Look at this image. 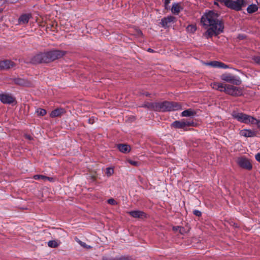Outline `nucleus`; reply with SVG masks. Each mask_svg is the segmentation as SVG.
I'll return each instance as SVG.
<instances>
[{
    "mask_svg": "<svg viewBox=\"0 0 260 260\" xmlns=\"http://www.w3.org/2000/svg\"><path fill=\"white\" fill-rule=\"evenodd\" d=\"M218 15L213 11L205 13L201 18V22L205 28H208L205 32L207 38L217 36L223 31L224 24L218 19Z\"/></svg>",
    "mask_w": 260,
    "mask_h": 260,
    "instance_id": "nucleus-1",
    "label": "nucleus"
},
{
    "mask_svg": "<svg viewBox=\"0 0 260 260\" xmlns=\"http://www.w3.org/2000/svg\"><path fill=\"white\" fill-rule=\"evenodd\" d=\"M66 54L63 50L53 49L35 54L30 59V62L37 64L48 63L62 57Z\"/></svg>",
    "mask_w": 260,
    "mask_h": 260,
    "instance_id": "nucleus-2",
    "label": "nucleus"
},
{
    "mask_svg": "<svg viewBox=\"0 0 260 260\" xmlns=\"http://www.w3.org/2000/svg\"><path fill=\"white\" fill-rule=\"evenodd\" d=\"M142 107L158 112H166L182 110L181 105L176 102L163 101L159 102H147Z\"/></svg>",
    "mask_w": 260,
    "mask_h": 260,
    "instance_id": "nucleus-3",
    "label": "nucleus"
},
{
    "mask_svg": "<svg viewBox=\"0 0 260 260\" xmlns=\"http://www.w3.org/2000/svg\"><path fill=\"white\" fill-rule=\"evenodd\" d=\"M220 79L226 82L236 85H239L241 84V80L239 77L234 75L230 73H225L220 76Z\"/></svg>",
    "mask_w": 260,
    "mask_h": 260,
    "instance_id": "nucleus-4",
    "label": "nucleus"
},
{
    "mask_svg": "<svg viewBox=\"0 0 260 260\" xmlns=\"http://www.w3.org/2000/svg\"><path fill=\"white\" fill-rule=\"evenodd\" d=\"M196 124L192 119H182L181 120H176L174 121L171 126L176 128H182L186 130V127L187 126H194Z\"/></svg>",
    "mask_w": 260,
    "mask_h": 260,
    "instance_id": "nucleus-5",
    "label": "nucleus"
},
{
    "mask_svg": "<svg viewBox=\"0 0 260 260\" xmlns=\"http://www.w3.org/2000/svg\"><path fill=\"white\" fill-rule=\"evenodd\" d=\"M225 5L231 9L239 11L246 5V2L245 0L226 1Z\"/></svg>",
    "mask_w": 260,
    "mask_h": 260,
    "instance_id": "nucleus-6",
    "label": "nucleus"
},
{
    "mask_svg": "<svg viewBox=\"0 0 260 260\" xmlns=\"http://www.w3.org/2000/svg\"><path fill=\"white\" fill-rule=\"evenodd\" d=\"M0 101L5 104H11L15 102V98L11 94H0Z\"/></svg>",
    "mask_w": 260,
    "mask_h": 260,
    "instance_id": "nucleus-7",
    "label": "nucleus"
},
{
    "mask_svg": "<svg viewBox=\"0 0 260 260\" xmlns=\"http://www.w3.org/2000/svg\"><path fill=\"white\" fill-rule=\"evenodd\" d=\"M225 93L234 96L240 95L241 91L237 87L232 85H226Z\"/></svg>",
    "mask_w": 260,
    "mask_h": 260,
    "instance_id": "nucleus-8",
    "label": "nucleus"
},
{
    "mask_svg": "<svg viewBox=\"0 0 260 260\" xmlns=\"http://www.w3.org/2000/svg\"><path fill=\"white\" fill-rule=\"evenodd\" d=\"M238 163L239 165L245 169L250 170L252 169V165L248 159L246 158L241 157L238 159Z\"/></svg>",
    "mask_w": 260,
    "mask_h": 260,
    "instance_id": "nucleus-9",
    "label": "nucleus"
},
{
    "mask_svg": "<svg viewBox=\"0 0 260 260\" xmlns=\"http://www.w3.org/2000/svg\"><path fill=\"white\" fill-rule=\"evenodd\" d=\"M176 20V18L173 16H168L166 17H164L161 19L160 24L162 27L164 28H167L169 26V24L175 22Z\"/></svg>",
    "mask_w": 260,
    "mask_h": 260,
    "instance_id": "nucleus-10",
    "label": "nucleus"
},
{
    "mask_svg": "<svg viewBox=\"0 0 260 260\" xmlns=\"http://www.w3.org/2000/svg\"><path fill=\"white\" fill-rule=\"evenodd\" d=\"M32 18L31 13H25L20 15L19 17L18 22L19 25H24L29 22L30 19Z\"/></svg>",
    "mask_w": 260,
    "mask_h": 260,
    "instance_id": "nucleus-11",
    "label": "nucleus"
},
{
    "mask_svg": "<svg viewBox=\"0 0 260 260\" xmlns=\"http://www.w3.org/2000/svg\"><path fill=\"white\" fill-rule=\"evenodd\" d=\"M15 66V63L10 60H4L0 61V70L9 69Z\"/></svg>",
    "mask_w": 260,
    "mask_h": 260,
    "instance_id": "nucleus-12",
    "label": "nucleus"
},
{
    "mask_svg": "<svg viewBox=\"0 0 260 260\" xmlns=\"http://www.w3.org/2000/svg\"><path fill=\"white\" fill-rule=\"evenodd\" d=\"M13 82L15 84L23 86H30L31 82L28 80L24 78H16L13 79Z\"/></svg>",
    "mask_w": 260,
    "mask_h": 260,
    "instance_id": "nucleus-13",
    "label": "nucleus"
},
{
    "mask_svg": "<svg viewBox=\"0 0 260 260\" xmlns=\"http://www.w3.org/2000/svg\"><path fill=\"white\" fill-rule=\"evenodd\" d=\"M128 214L134 218L143 219L147 216V214L145 212L139 210L131 211L128 212Z\"/></svg>",
    "mask_w": 260,
    "mask_h": 260,
    "instance_id": "nucleus-14",
    "label": "nucleus"
},
{
    "mask_svg": "<svg viewBox=\"0 0 260 260\" xmlns=\"http://www.w3.org/2000/svg\"><path fill=\"white\" fill-rule=\"evenodd\" d=\"M208 66H211L214 68H217L220 69H226L230 68L229 66L224 64V63L217 61H212L207 63Z\"/></svg>",
    "mask_w": 260,
    "mask_h": 260,
    "instance_id": "nucleus-15",
    "label": "nucleus"
},
{
    "mask_svg": "<svg viewBox=\"0 0 260 260\" xmlns=\"http://www.w3.org/2000/svg\"><path fill=\"white\" fill-rule=\"evenodd\" d=\"M117 147L120 152L123 153H128L131 149L130 146L126 144H119Z\"/></svg>",
    "mask_w": 260,
    "mask_h": 260,
    "instance_id": "nucleus-16",
    "label": "nucleus"
},
{
    "mask_svg": "<svg viewBox=\"0 0 260 260\" xmlns=\"http://www.w3.org/2000/svg\"><path fill=\"white\" fill-rule=\"evenodd\" d=\"M182 10L183 8L180 4L174 3L172 4L171 11L173 14L177 15Z\"/></svg>",
    "mask_w": 260,
    "mask_h": 260,
    "instance_id": "nucleus-17",
    "label": "nucleus"
},
{
    "mask_svg": "<svg viewBox=\"0 0 260 260\" xmlns=\"http://www.w3.org/2000/svg\"><path fill=\"white\" fill-rule=\"evenodd\" d=\"M240 134L245 137H252L255 136V134L251 130L244 129L241 131Z\"/></svg>",
    "mask_w": 260,
    "mask_h": 260,
    "instance_id": "nucleus-18",
    "label": "nucleus"
},
{
    "mask_svg": "<svg viewBox=\"0 0 260 260\" xmlns=\"http://www.w3.org/2000/svg\"><path fill=\"white\" fill-rule=\"evenodd\" d=\"M258 9V6L255 4H251L248 6L247 8V13L252 14L256 12Z\"/></svg>",
    "mask_w": 260,
    "mask_h": 260,
    "instance_id": "nucleus-19",
    "label": "nucleus"
},
{
    "mask_svg": "<svg viewBox=\"0 0 260 260\" xmlns=\"http://www.w3.org/2000/svg\"><path fill=\"white\" fill-rule=\"evenodd\" d=\"M68 109H66L62 107L56 108L53 110L50 114H65L68 113Z\"/></svg>",
    "mask_w": 260,
    "mask_h": 260,
    "instance_id": "nucleus-20",
    "label": "nucleus"
},
{
    "mask_svg": "<svg viewBox=\"0 0 260 260\" xmlns=\"http://www.w3.org/2000/svg\"><path fill=\"white\" fill-rule=\"evenodd\" d=\"M102 260H129V259L128 257L125 256H120L119 257L111 258L105 256L102 257Z\"/></svg>",
    "mask_w": 260,
    "mask_h": 260,
    "instance_id": "nucleus-21",
    "label": "nucleus"
},
{
    "mask_svg": "<svg viewBox=\"0 0 260 260\" xmlns=\"http://www.w3.org/2000/svg\"><path fill=\"white\" fill-rule=\"evenodd\" d=\"M48 245L50 247L56 248L58 246V244L55 240H50L48 242Z\"/></svg>",
    "mask_w": 260,
    "mask_h": 260,
    "instance_id": "nucleus-22",
    "label": "nucleus"
},
{
    "mask_svg": "<svg viewBox=\"0 0 260 260\" xmlns=\"http://www.w3.org/2000/svg\"><path fill=\"white\" fill-rule=\"evenodd\" d=\"M108 177L111 176L114 173V169L112 168H107L105 172Z\"/></svg>",
    "mask_w": 260,
    "mask_h": 260,
    "instance_id": "nucleus-23",
    "label": "nucleus"
},
{
    "mask_svg": "<svg viewBox=\"0 0 260 260\" xmlns=\"http://www.w3.org/2000/svg\"><path fill=\"white\" fill-rule=\"evenodd\" d=\"M35 114H47L46 111L42 108H37L35 110Z\"/></svg>",
    "mask_w": 260,
    "mask_h": 260,
    "instance_id": "nucleus-24",
    "label": "nucleus"
},
{
    "mask_svg": "<svg viewBox=\"0 0 260 260\" xmlns=\"http://www.w3.org/2000/svg\"><path fill=\"white\" fill-rule=\"evenodd\" d=\"M187 29L188 31H189L191 32H194L196 30L197 28L194 25H189L187 26Z\"/></svg>",
    "mask_w": 260,
    "mask_h": 260,
    "instance_id": "nucleus-25",
    "label": "nucleus"
},
{
    "mask_svg": "<svg viewBox=\"0 0 260 260\" xmlns=\"http://www.w3.org/2000/svg\"><path fill=\"white\" fill-rule=\"evenodd\" d=\"M33 178L36 180H40V179H42V180H45V176L43 175H35L33 176Z\"/></svg>",
    "mask_w": 260,
    "mask_h": 260,
    "instance_id": "nucleus-26",
    "label": "nucleus"
},
{
    "mask_svg": "<svg viewBox=\"0 0 260 260\" xmlns=\"http://www.w3.org/2000/svg\"><path fill=\"white\" fill-rule=\"evenodd\" d=\"M183 230V228L180 226H173V230L174 232H177L179 231L180 234H182V230Z\"/></svg>",
    "mask_w": 260,
    "mask_h": 260,
    "instance_id": "nucleus-27",
    "label": "nucleus"
},
{
    "mask_svg": "<svg viewBox=\"0 0 260 260\" xmlns=\"http://www.w3.org/2000/svg\"><path fill=\"white\" fill-rule=\"evenodd\" d=\"M252 60L255 63L260 65V56H254L252 57Z\"/></svg>",
    "mask_w": 260,
    "mask_h": 260,
    "instance_id": "nucleus-28",
    "label": "nucleus"
},
{
    "mask_svg": "<svg viewBox=\"0 0 260 260\" xmlns=\"http://www.w3.org/2000/svg\"><path fill=\"white\" fill-rule=\"evenodd\" d=\"M81 246H82L83 247H84V248H90V246H87V245H86V244L84 242H82L81 240H80L79 239L76 238V240Z\"/></svg>",
    "mask_w": 260,
    "mask_h": 260,
    "instance_id": "nucleus-29",
    "label": "nucleus"
},
{
    "mask_svg": "<svg viewBox=\"0 0 260 260\" xmlns=\"http://www.w3.org/2000/svg\"><path fill=\"white\" fill-rule=\"evenodd\" d=\"M181 114H196V112L191 109H188L183 111Z\"/></svg>",
    "mask_w": 260,
    "mask_h": 260,
    "instance_id": "nucleus-30",
    "label": "nucleus"
},
{
    "mask_svg": "<svg viewBox=\"0 0 260 260\" xmlns=\"http://www.w3.org/2000/svg\"><path fill=\"white\" fill-rule=\"evenodd\" d=\"M226 85H225L224 86L222 83H221L220 85H219V88L218 90H219L220 91H223L225 92L226 91Z\"/></svg>",
    "mask_w": 260,
    "mask_h": 260,
    "instance_id": "nucleus-31",
    "label": "nucleus"
},
{
    "mask_svg": "<svg viewBox=\"0 0 260 260\" xmlns=\"http://www.w3.org/2000/svg\"><path fill=\"white\" fill-rule=\"evenodd\" d=\"M107 202L109 204L112 205H115L117 204V203L116 201L113 199V198L109 199L108 200Z\"/></svg>",
    "mask_w": 260,
    "mask_h": 260,
    "instance_id": "nucleus-32",
    "label": "nucleus"
},
{
    "mask_svg": "<svg viewBox=\"0 0 260 260\" xmlns=\"http://www.w3.org/2000/svg\"><path fill=\"white\" fill-rule=\"evenodd\" d=\"M220 84H221V83H218V82L213 83L212 84L213 88L218 90V88H219V85H220Z\"/></svg>",
    "mask_w": 260,
    "mask_h": 260,
    "instance_id": "nucleus-33",
    "label": "nucleus"
},
{
    "mask_svg": "<svg viewBox=\"0 0 260 260\" xmlns=\"http://www.w3.org/2000/svg\"><path fill=\"white\" fill-rule=\"evenodd\" d=\"M96 120V118H95L94 117H92L88 119V121L89 124H93Z\"/></svg>",
    "mask_w": 260,
    "mask_h": 260,
    "instance_id": "nucleus-34",
    "label": "nucleus"
},
{
    "mask_svg": "<svg viewBox=\"0 0 260 260\" xmlns=\"http://www.w3.org/2000/svg\"><path fill=\"white\" fill-rule=\"evenodd\" d=\"M193 213L197 216L200 217L202 215V213L200 211L198 210H194L193 211Z\"/></svg>",
    "mask_w": 260,
    "mask_h": 260,
    "instance_id": "nucleus-35",
    "label": "nucleus"
},
{
    "mask_svg": "<svg viewBox=\"0 0 260 260\" xmlns=\"http://www.w3.org/2000/svg\"><path fill=\"white\" fill-rule=\"evenodd\" d=\"M128 162L131 165H132L133 166H138V165L139 164V162L136 161H134V160H128Z\"/></svg>",
    "mask_w": 260,
    "mask_h": 260,
    "instance_id": "nucleus-36",
    "label": "nucleus"
},
{
    "mask_svg": "<svg viewBox=\"0 0 260 260\" xmlns=\"http://www.w3.org/2000/svg\"><path fill=\"white\" fill-rule=\"evenodd\" d=\"M170 1H171V0H165V9L167 10L168 9V6L170 3Z\"/></svg>",
    "mask_w": 260,
    "mask_h": 260,
    "instance_id": "nucleus-37",
    "label": "nucleus"
},
{
    "mask_svg": "<svg viewBox=\"0 0 260 260\" xmlns=\"http://www.w3.org/2000/svg\"><path fill=\"white\" fill-rule=\"evenodd\" d=\"M45 180H48L50 182H53L54 181V179L52 177H49L45 176Z\"/></svg>",
    "mask_w": 260,
    "mask_h": 260,
    "instance_id": "nucleus-38",
    "label": "nucleus"
},
{
    "mask_svg": "<svg viewBox=\"0 0 260 260\" xmlns=\"http://www.w3.org/2000/svg\"><path fill=\"white\" fill-rule=\"evenodd\" d=\"M255 159L259 162H260V152L255 154Z\"/></svg>",
    "mask_w": 260,
    "mask_h": 260,
    "instance_id": "nucleus-39",
    "label": "nucleus"
},
{
    "mask_svg": "<svg viewBox=\"0 0 260 260\" xmlns=\"http://www.w3.org/2000/svg\"><path fill=\"white\" fill-rule=\"evenodd\" d=\"M18 1V0H6V2L7 3H9L13 4V3H15Z\"/></svg>",
    "mask_w": 260,
    "mask_h": 260,
    "instance_id": "nucleus-40",
    "label": "nucleus"
},
{
    "mask_svg": "<svg viewBox=\"0 0 260 260\" xmlns=\"http://www.w3.org/2000/svg\"><path fill=\"white\" fill-rule=\"evenodd\" d=\"M24 137H25V138L26 139H28L29 140H31L32 139V137L30 135H29L25 134L24 135Z\"/></svg>",
    "mask_w": 260,
    "mask_h": 260,
    "instance_id": "nucleus-41",
    "label": "nucleus"
},
{
    "mask_svg": "<svg viewBox=\"0 0 260 260\" xmlns=\"http://www.w3.org/2000/svg\"><path fill=\"white\" fill-rule=\"evenodd\" d=\"M147 51L149 52H150V53H154L155 52L154 50H153L151 48H148L147 49Z\"/></svg>",
    "mask_w": 260,
    "mask_h": 260,
    "instance_id": "nucleus-42",
    "label": "nucleus"
},
{
    "mask_svg": "<svg viewBox=\"0 0 260 260\" xmlns=\"http://www.w3.org/2000/svg\"><path fill=\"white\" fill-rule=\"evenodd\" d=\"M60 115H55V114H53V115H50V116H51V117H56L58 116H59Z\"/></svg>",
    "mask_w": 260,
    "mask_h": 260,
    "instance_id": "nucleus-43",
    "label": "nucleus"
},
{
    "mask_svg": "<svg viewBox=\"0 0 260 260\" xmlns=\"http://www.w3.org/2000/svg\"><path fill=\"white\" fill-rule=\"evenodd\" d=\"M182 115L186 116H190L191 115H186V114H184V115Z\"/></svg>",
    "mask_w": 260,
    "mask_h": 260,
    "instance_id": "nucleus-44",
    "label": "nucleus"
},
{
    "mask_svg": "<svg viewBox=\"0 0 260 260\" xmlns=\"http://www.w3.org/2000/svg\"><path fill=\"white\" fill-rule=\"evenodd\" d=\"M149 95V94L148 93H147H147H146V96H148Z\"/></svg>",
    "mask_w": 260,
    "mask_h": 260,
    "instance_id": "nucleus-45",
    "label": "nucleus"
}]
</instances>
